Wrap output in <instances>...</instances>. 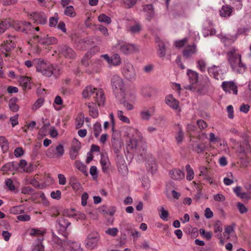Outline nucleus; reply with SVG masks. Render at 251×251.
Segmentation results:
<instances>
[{
    "label": "nucleus",
    "mask_w": 251,
    "mask_h": 251,
    "mask_svg": "<svg viewBox=\"0 0 251 251\" xmlns=\"http://www.w3.org/2000/svg\"><path fill=\"white\" fill-rule=\"evenodd\" d=\"M142 186L146 190H148L150 187V180L147 177H144L142 181Z\"/></svg>",
    "instance_id": "obj_64"
},
{
    "label": "nucleus",
    "mask_w": 251,
    "mask_h": 251,
    "mask_svg": "<svg viewBox=\"0 0 251 251\" xmlns=\"http://www.w3.org/2000/svg\"><path fill=\"white\" fill-rule=\"evenodd\" d=\"M223 90L229 93H232L235 95L237 94V87L232 81H224L222 84Z\"/></svg>",
    "instance_id": "obj_16"
},
{
    "label": "nucleus",
    "mask_w": 251,
    "mask_h": 251,
    "mask_svg": "<svg viewBox=\"0 0 251 251\" xmlns=\"http://www.w3.org/2000/svg\"><path fill=\"white\" fill-rule=\"evenodd\" d=\"M214 232L216 234V236L218 239H221L222 227L220 222L217 221L214 226Z\"/></svg>",
    "instance_id": "obj_39"
},
{
    "label": "nucleus",
    "mask_w": 251,
    "mask_h": 251,
    "mask_svg": "<svg viewBox=\"0 0 251 251\" xmlns=\"http://www.w3.org/2000/svg\"><path fill=\"white\" fill-rule=\"evenodd\" d=\"M34 65L36 67V71L42 74V75L50 77L53 75H57L58 70L49 62L45 61L42 58H36L33 60Z\"/></svg>",
    "instance_id": "obj_3"
},
{
    "label": "nucleus",
    "mask_w": 251,
    "mask_h": 251,
    "mask_svg": "<svg viewBox=\"0 0 251 251\" xmlns=\"http://www.w3.org/2000/svg\"><path fill=\"white\" fill-rule=\"evenodd\" d=\"M90 174L92 176L93 179L98 177L97 168L95 166H92L90 169Z\"/></svg>",
    "instance_id": "obj_62"
},
{
    "label": "nucleus",
    "mask_w": 251,
    "mask_h": 251,
    "mask_svg": "<svg viewBox=\"0 0 251 251\" xmlns=\"http://www.w3.org/2000/svg\"><path fill=\"white\" fill-rule=\"evenodd\" d=\"M5 184L10 191H13L15 187L13 184L12 180L10 178H7L5 180Z\"/></svg>",
    "instance_id": "obj_56"
},
{
    "label": "nucleus",
    "mask_w": 251,
    "mask_h": 251,
    "mask_svg": "<svg viewBox=\"0 0 251 251\" xmlns=\"http://www.w3.org/2000/svg\"><path fill=\"white\" fill-rule=\"evenodd\" d=\"M128 131L129 133L127 135L129 138L128 148L133 150L137 156L138 160L148 159L151 155L148 153L147 146L142 133L136 129L131 127L129 128Z\"/></svg>",
    "instance_id": "obj_1"
},
{
    "label": "nucleus",
    "mask_w": 251,
    "mask_h": 251,
    "mask_svg": "<svg viewBox=\"0 0 251 251\" xmlns=\"http://www.w3.org/2000/svg\"><path fill=\"white\" fill-rule=\"evenodd\" d=\"M0 146L3 152H6L8 150V142L6 138L3 136H0Z\"/></svg>",
    "instance_id": "obj_38"
},
{
    "label": "nucleus",
    "mask_w": 251,
    "mask_h": 251,
    "mask_svg": "<svg viewBox=\"0 0 251 251\" xmlns=\"http://www.w3.org/2000/svg\"><path fill=\"white\" fill-rule=\"evenodd\" d=\"M52 242L61 247H63V245L65 244L66 243V241L65 240H63V241L59 237L55 235L53 232H52Z\"/></svg>",
    "instance_id": "obj_52"
},
{
    "label": "nucleus",
    "mask_w": 251,
    "mask_h": 251,
    "mask_svg": "<svg viewBox=\"0 0 251 251\" xmlns=\"http://www.w3.org/2000/svg\"><path fill=\"white\" fill-rule=\"evenodd\" d=\"M204 146L202 144L195 143L192 145V149L194 151L200 153L202 152L204 150Z\"/></svg>",
    "instance_id": "obj_44"
},
{
    "label": "nucleus",
    "mask_w": 251,
    "mask_h": 251,
    "mask_svg": "<svg viewBox=\"0 0 251 251\" xmlns=\"http://www.w3.org/2000/svg\"><path fill=\"white\" fill-rule=\"evenodd\" d=\"M239 197L242 199L247 200L251 199V191H247V192L243 191L242 192V193H241V194Z\"/></svg>",
    "instance_id": "obj_60"
},
{
    "label": "nucleus",
    "mask_w": 251,
    "mask_h": 251,
    "mask_svg": "<svg viewBox=\"0 0 251 251\" xmlns=\"http://www.w3.org/2000/svg\"><path fill=\"white\" fill-rule=\"evenodd\" d=\"M200 172V176H202L205 179H207L208 177V171L207 168L203 166H201L199 168Z\"/></svg>",
    "instance_id": "obj_54"
},
{
    "label": "nucleus",
    "mask_w": 251,
    "mask_h": 251,
    "mask_svg": "<svg viewBox=\"0 0 251 251\" xmlns=\"http://www.w3.org/2000/svg\"><path fill=\"white\" fill-rule=\"evenodd\" d=\"M124 96L120 99H118L120 103L127 110H132L134 108V104L136 100V94L133 91L125 90Z\"/></svg>",
    "instance_id": "obj_5"
},
{
    "label": "nucleus",
    "mask_w": 251,
    "mask_h": 251,
    "mask_svg": "<svg viewBox=\"0 0 251 251\" xmlns=\"http://www.w3.org/2000/svg\"><path fill=\"white\" fill-rule=\"evenodd\" d=\"M64 13L66 16L70 17H74L76 15L75 9L72 5L66 6L64 10Z\"/></svg>",
    "instance_id": "obj_40"
},
{
    "label": "nucleus",
    "mask_w": 251,
    "mask_h": 251,
    "mask_svg": "<svg viewBox=\"0 0 251 251\" xmlns=\"http://www.w3.org/2000/svg\"><path fill=\"white\" fill-rule=\"evenodd\" d=\"M0 47L1 53L3 54L5 57H7L11 56V51L15 48L16 45L12 41L6 40L2 43Z\"/></svg>",
    "instance_id": "obj_12"
},
{
    "label": "nucleus",
    "mask_w": 251,
    "mask_h": 251,
    "mask_svg": "<svg viewBox=\"0 0 251 251\" xmlns=\"http://www.w3.org/2000/svg\"><path fill=\"white\" fill-rule=\"evenodd\" d=\"M117 116L119 119L126 124H129L130 121L129 118L124 115V112L122 110H118Z\"/></svg>",
    "instance_id": "obj_42"
},
{
    "label": "nucleus",
    "mask_w": 251,
    "mask_h": 251,
    "mask_svg": "<svg viewBox=\"0 0 251 251\" xmlns=\"http://www.w3.org/2000/svg\"><path fill=\"white\" fill-rule=\"evenodd\" d=\"M30 18L38 24L44 25L47 22L46 15L42 12L33 13L30 14Z\"/></svg>",
    "instance_id": "obj_15"
},
{
    "label": "nucleus",
    "mask_w": 251,
    "mask_h": 251,
    "mask_svg": "<svg viewBox=\"0 0 251 251\" xmlns=\"http://www.w3.org/2000/svg\"><path fill=\"white\" fill-rule=\"evenodd\" d=\"M202 83L203 84L200 88H196L195 87V91H193L197 92L199 94H206L211 86V82L210 81L209 78L205 76L203 78Z\"/></svg>",
    "instance_id": "obj_14"
},
{
    "label": "nucleus",
    "mask_w": 251,
    "mask_h": 251,
    "mask_svg": "<svg viewBox=\"0 0 251 251\" xmlns=\"http://www.w3.org/2000/svg\"><path fill=\"white\" fill-rule=\"evenodd\" d=\"M160 218L165 221H168V217L169 216V212L168 210H166L163 206H162L159 210Z\"/></svg>",
    "instance_id": "obj_46"
},
{
    "label": "nucleus",
    "mask_w": 251,
    "mask_h": 251,
    "mask_svg": "<svg viewBox=\"0 0 251 251\" xmlns=\"http://www.w3.org/2000/svg\"><path fill=\"white\" fill-rule=\"evenodd\" d=\"M100 163L101 166L102 171L104 173H108L110 166V162L108 159L104 156H101Z\"/></svg>",
    "instance_id": "obj_29"
},
{
    "label": "nucleus",
    "mask_w": 251,
    "mask_h": 251,
    "mask_svg": "<svg viewBox=\"0 0 251 251\" xmlns=\"http://www.w3.org/2000/svg\"><path fill=\"white\" fill-rule=\"evenodd\" d=\"M122 1L127 8H131L136 3L137 0H122Z\"/></svg>",
    "instance_id": "obj_61"
},
{
    "label": "nucleus",
    "mask_w": 251,
    "mask_h": 251,
    "mask_svg": "<svg viewBox=\"0 0 251 251\" xmlns=\"http://www.w3.org/2000/svg\"><path fill=\"white\" fill-rule=\"evenodd\" d=\"M221 41L225 44V46L230 45L235 41V37L233 36L221 33L218 35Z\"/></svg>",
    "instance_id": "obj_23"
},
{
    "label": "nucleus",
    "mask_w": 251,
    "mask_h": 251,
    "mask_svg": "<svg viewBox=\"0 0 251 251\" xmlns=\"http://www.w3.org/2000/svg\"><path fill=\"white\" fill-rule=\"evenodd\" d=\"M98 20L101 23H105L107 24H109L111 22L110 18L104 14H100L98 17Z\"/></svg>",
    "instance_id": "obj_50"
},
{
    "label": "nucleus",
    "mask_w": 251,
    "mask_h": 251,
    "mask_svg": "<svg viewBox=\"0 0 251 251\" xmlns=\"http://www.w3.org/2000/svg\"><path fill=\"white\" fill-rule=\"evenodd\" d=\"M113 92L117 99H120L125 91L126 86L124 80L119 75H113L111 80Z\"/></svg>",
    "instance_id": "obj_4"
},
{
    "label": "nucleus",
    "mask_w": 251,
    "mask_h": 251,
    "mask_svg": "<svg viewBox=\"0 0 251 251\" xmlns=\"http://www.w3.org/2000/svg\"><path fill=\"white\" fill-rule=\"evenodd\" d=\"M17 99L13 98H11L8 102L9 107L13 112H17L19 109V106L17 104Z\"/></svg>",
    "instance_id": "obj_35"
},
{
    "label": "nucleus",
    "mask_w": 251,
    "mask_h": 251,
    "mask_svg": "<svg viewBox=\"0 0 251 251\" xmlns=\"http://www.w3.org/2000/svg\"><path fill=\"white\" fill-rule=\"evenodd\" d=\"M29 26V23L26 22H17L13 25V27L16 30L23 32H24V30H27L25 26Z\"/></svg>",
    "instance_id": "obj_32"
},
{
    "label": "nucleus",
    "mask_w": 251,
    "mask_h": 251,
    "mask_svg": "<svg viewBox=\"0 0 251 251\" xmlns=\"http://www.w3.org/2000/svg\"><path fill=\"white\" fill-rule=\"evenodd\" d=\"M30 42L47 46L56 44L57 39L54 37L49 36L48 35H36L33 37L32 39L28 42V44H30Z\"/></svg>",
    "instance_id": "obj_6"
},
{
    "label": "nucleus",
    "mask_w": 251,
    "mask_h": 251,
    "mask_svg": "<svg viewBox=\"0 0 251 251\" xmlns=\"http://www.w3.org/2000/svg\"><path fill=\"white\" fill-rule=\"evenodd\" d=\"M75 167L80 171L85 176L88 175V172L86 166L79 161H76L75 162Z\"/></svg>",
    "instance_id": "obj_37"
},
{
    "label": "nucleus",
    "mask_w": 251,
    "mask_h": 251,
    "mask_svg": "<svg viewBox=\"0 0 251 251\" xmlns=\"http://www.w3.org/2000/svg\"><path fill=\"white\" fill-rule=\"evenodd\" d=\"M21 168L24 172H31L33 171V165L31 164L27 165V162L25 159H21L19 163V168Z\"/></svg>",
    "instance_id": "obj_28"
},
{
    "label": "nucleus",
    "mask_w": 251,
    "mask_h": 251,
    "mask_svg": "<svg viewBox=\"0 0 251 251\" xmlns=\"http://www.w3.org/2000/svg\"><path fill=\"white\" fill-rule=\"evenodd\" d=\"M44 100L43 99H38L34 104L33 105L32 109L33 110H36L37 109L40 108L43 104Z\"/></svg>",
    "instance_id": "obj_55"
},
{
    "label": "nucleus",
    "mask_w": 251,
    "mask_h": 251,
    "mask_svg": "<svg viewBox=\"0 0 251 251\" xmlns=\"http://www.w3.org/2000/svg\"><path fill=\"white\" fill-rule=\"evenodd\" d=\"M158 55L160 57L165 56L166 54V49L164 44L163 42H160L158 44Z\"/></svg>",
    "instance_id": "obj_53"
},
{
    "label": "nucleus",
    "mask_w": 251,
    "mask_h": 251,
    "mask_svg": "<svg viewBox=\"0 0 251 251\" xmlns=\"http://www.w3.org/2000/svg\"><path fill=\"white\" fill-rule=\"evenodd\" d=\"M198 52L196 44L189 45L186 47L183 51V55L185 58H189L196 54Z\"/></svg>",
    "instance_id": "obj_17"
},
{
    "label": "nucleus",
    "mask_w": 251,
    "mask_h": 251,
    "mask_svg": "<svg viewBox=\"0 0 251 251\" xmlns=\"http://www.w3.org/2000/svg\"><path fill=\"white\" fill-rule=\"evenodd\" d=\"M166 103L170 107L174 109H177L179 103L172 95H169L165 99Z\"/></svg>",
    "instance_id": "obj_25"
},
{
    "label": "nucleus",
    "mask_w": 251,
    "mask_h": 251,
    "mask_svg": "<svg viewBox=\"0 0 251 251\" xmlns=\"http://www.w3.org/2000/svg\"><path fill=\"white\" fill-rule=\"evenodd\" d=\"M153 113V108H144L140 111V115L141 119L144 121H149L151 116Z\"/></svg>",
    "instance_id": "obj_22"
},
{
    "label": "nucleus",
    "mask_w": 251,
    "mask_h": 251,
    "mask_svg": "<svg viewBox=\"0 0 251 251\" xmlns=\"http://www.w3.org/2000/svg\"><path fill=\"white\" fill-rule=\"evenodd\" d=\"M187 74L188 76L190 84L185 86V88L191 91H195L194 85L198 83L199 74L197 72L190 69L188 70Z\"/></svg>",
    "instance_id": "obj_11"
},
{
    "label": "nucleus",
    "mask_w": 251,
    "mask_h": 251,
    "mask_svg": "<svg viewBox=\"0 0 251 251\" xmlns=\"http://www.w3.org/2000/svg\"><path fill=\"white\" fill-rule=\"evenodd\" d=\"M10 26L9 21L5 20L0 23V34L4 33L5 30Z\"/></svg>",
    "instance_id": "obj_49"
},
{
    "label": "nucleus",
    "mask_w": 251,
    "mask_h": 251,
    "mask_svg": "<svg viewBox=\"0 0 251 251\" xmlns=\"http://www.w3.org/2000/svg\"><path fill=\"white\" fill-rule=\"evenodd\" d=\"M184 133L182 131V128L180 127L179 129V131L177 134V135L176 137L177 143H180L182 141Z\"/></svg>",
    "instance_id": "obj_58"
},
{
    "label": "nucleus",
    "mask_w": 251,
    "mask_h": 251,
    "mask_svg": "<svg viewBox=\"0 0 251 251\" xmlns=\"http://www.w3.org/2000/svg\"><path fill=\"white\" fill-rule=\"evenodd\" d=\"M101 57L107 61L110 67L118 66L121 63V58L117 53L112 55L111 57L108 54L102 55Z\"/></svg>",
    "instance_id": "obj_13"
},
{
    "label": "nucleus",
    "mask_w": 251,
    "mask_h": 251,
    "mask_svg": "<svg viewBox=\"0 0 251 251\" xmlns=\"http://www.w3.org/2000/svg\"><path fill=\"white\" fill-rule=\"evenodd\" d=\"M10 211L13 214H20L24 212V209L21 205H18L12 207Z\"/></svg>",
    "instance_id": "obj_48"
},
{
    "label": "nucleus",
    "mask_w": 251,
    "mask_h": 251,
    "mask_svg": "<svg viewBox=\"0 0 251 251\" xmlns=\"http://www.w3.org/2000/svg\"><path fill=\"white\" fill-rule=\"evenodd\" d=\"M141 25L139 22H135L129 25L127 31L132 34H138L141 30Z\"/></svg>",
    "instance_id": "obj_26"
},
{
    "label": "nucleus",
    "mask_w": 251,
    "mask_h": 251,
    "mask_svg": "<svg viewBox=\"0 0 251 251\" xmlns=\"http://www.w3.org/2000/svg\"><path fill=\"white\" fill-rule=\"evenodd\" d=\"M43 237L37 238L32 245V251H44V247L43 245Z\"/></svg>",
    "instance_id": "obj_30"
},
{
    "label": "nucleus",
    "mask_w": 251,
    "mask_h": 251,
    "mask_svg": "<svg viewBox=\"0 0 251 251\" xmlns=\"http://www.w3.org/2000/svg\"><path fill=\"white\" fill-rule=\"evenodd\" d=\"M146 166L147 168L153 172L156 170V164L155 161V159L152 157V156H150L148 159H147Z\"/></svg>",
    "instance_id": "obj_34"
},
{
    "label": "nucleus",
    "mask_w": 251,
    "mask_h": 251,
    "mask_svg": "<svg viewBox=\"0 0 251 251\" xmlns=\"http://www.w3.org/2000/svg\"><path fill=\"white\" fill-rule=\"evenodd\" d=\"M57 223L56 227L58 228L59 233L65 231L67 227L71 225V223L64 217L59 218Z\"/></svg>",
    "instance_id": "obj_20"
},
{
    "label": "nucleus",
    "mask_w": 251,
    "mask_h": 251,
    "mask_svg": "<svg viewBox=\"0 0 251 251\" xmlns=\"http://www.w3.org/2000/svg\"><path fill=\"white\" fill-rule=\"evenodd\" d=\"M97 88H95L92 86H89L86 87L82 91V95L84 98H88L90 96L93 95L94 96L96 92Z\"/></svg>",
    "instance_id": "obj_33"
},
{
    "label": "nucleus",
    "mask_w": 251,
    "mask_h": 251,
    "mask_svg": "<svg viewBox=\"0 0 251 251\" xmlns=\"http://www.w3.org/2000/svg\"><path fill=\"white\" fill-rule=\"evenodd\" d=\"M100 239V235L97 232H92L87 236L85 245L87 249H93L97 247Z\"/></svg>",
    "instance_id": "obj_9"
},
{
    "label": "nucleus",
    "mask_w": 251,
    "mask_h": 251,
    "mask_svg": "<svg viewBox=\"0 0 251 251\" xmlns=\"http://www.w3.org/2000/svg\"><path fill=\"white\" fill-rule=\"evenodd\" d=\"M233 12V8L228 5H223L220 10V15L222 17H228Z\"/></svg>",
    "instance_id": "obj_27"
},
{
    "label": "nucleus",
    "mask_w": 251,
    "mask_h": 251,
    "mask_svg": "<svg viewBox=\"0 0 251 251\" xmlns=\"http://www.w3.org/2000/svg\"><path fill=\"white\" fill-rule=\"evenodd\" d=\"M187 41L188 39L187 38H184L180 40L176 41L175 42V46L177 48L182 47L187 43Z\"/></svg>",
    "instance_id": "obj_63"
},
{
    "label": "nucleus",
    "mask_w": 251,
    "mask_h": 251,
    "mask_svg": "<svg viewBox=\"0 0 251 251\" xmlns=\"http://www.w3.org/2000/svg\"><path fill=\"white\" fill-rule=\"evenodd\" d=\"M200 233L201 235L203 236V237L206 239L207 240H210L212 237V232L208 231L206 232L204 229H200Z\"/></svg>",
    "instance_id": "obj_57"
},
{
    "label": "nucleus",
    "mask_w": 251,
    "mask_h": 251,
    "mask_svg": "<svg viewBox=\"0 0 251 251\" xmlns=\"http://www.w3.org/2000/svg\"><path fill=\"white\" fill-rule=\"evenodd\" d=\"M59 51L66 58H73L75 57V53L74 50L68 46H61L59 48Z\"/></svg>",
    "instance_id": "obj_19"
},
{
    "label": "nucleus",
    "mask_w": 251,
    "mask_h": 251,
    "mask_svg": "<svg viewBox=\"0 0 251 251\" xmlns=\"http://www.w3.org/2000/svg\"><path fill=\"white\" fill-rule=\"evenodd\" d=\"M119 230L117 227L109 228L105 230V233L112 237H115L117 235Z\"/></svg>",
    "instance_id": "obj_51"
},
{
    "label": "nucleus",
    "mask_w": 251,
    "mask_h": 251,
    "mask_svg": "<svg viewBox=\"0 0 251 251\" xmlns=\"http://www.w3.org/2000/svg\"><path fill=\"white\" fill-rule=\"evenodd\" d=\"M234 227L235 224L227 226L225 227L224 235L225 236L227 235V238H229L230 235L234 233Z\"/></svg>",
    "instance_id": "obj_43"
},
{
    "label": "nucleus",
    "mask_w": 251,
    "mask_h": 251,
    "mask_svg": "<svg viewBox=\"0 0 251 251\" xmlns=\"http://www.w3.org/2000/svg\"><path fill=\"white\" fill-rule=\"evenodd\" d=\"M88 107L90 115L93 118H97L99 116V111L95 104L93 102H89L88 103Z\"/></svg>",
    "instance_id": "obj_31"
},
{
    "label": "nucleus",
    "mask_w": 251,
    "mask_h": 251,
    "mask_svg": "<svg viewBox=\"0 0 251 251\" xmlns=\"http://www.w3.org/2000/svg\"><path fill=\"white\" fill-rule=\"evenodd\" d=\"M122 73L125 78L130 81L135 80L136 72L133 64L129 62H125L123 66Z\"/></svg>",
    "instance_id": "obj_7"
},
{
    "label": "nucleus",
    "mask_w": 251,
    "mask_h": 251,
    "mask_svg": "<svg viewBox=\"0 0 251 251\" xmlns=\"http://www.w3.org/2000/svg\"><path fill=\"white\" fill-rule=\"evenodd\" d=\"M64 153V147L62 145L59 144L56 146L50 147L46 152V156L50 158L60 157Z\"/></svg>",
    "instance_id": "obj_8"
},
{
    "label": "nucleus",
    "mask_w": 251,
    "mask_h": 251,
    "mask_svg": "<svg viewBox=\"0 0 251 251\" xmlns=\"http://www.w3.org/2000/svg\"><path fill=\"white\" fill-rule=\"evenodd\" d=\"M93 132L95 136L97 138L101 132V125L99 123H96L93 126Z\"/></svg>",
    "instance_id": "obj_45"
},
{
    "label": "nucleus",
    "mask_w": 251,
    "mask_h": 251,
    "mask_svg": "<svg viewBox=\"0 0 251 251\" xmlns=\"http://www.w3.org/2000/svg\"><path fill=\"white\" fill-rule=\"evenodd\" d=\"M197 67L201 72L205 71L207 68V64L205 59L201 58L197 61Z\"/></svg>",
    "instance_id": "obj_41"
},
{
    "label": "nucleus",
    "mask_w": 251,
    "mask_h": 251,
    "mask_svg": "<svg viewBox=\"0 0 251 251\" xmlns=\"http://www.w3.org/2000/svg\"><path fill=\"white\" fill-rule=\"evenodd\" d=\"M219 67L216 66H213L210 68H208L207 69L209 74L210 75L213 76L216 79H219Z\"/></svg>",
    "instance_id": "obj_36"
},
{
    "label": "nucleus",
    "mask_w": 251,
    "mask_h": 251,
    "mask_svg": "<svg viewBox=\"0 0 251 251\" xmlns=\"http://www.w3.org/2000/svg\"><path fill=\"white\" fill-rule=\"evenodd\" d=\"M14 153L15 157H20L24 155V151L22 148L18 147L15 149Z\"/></svg>",
    "instance_id": "obj_59"
},
{
    "label": "nucleus",
    "mask_w": 251,
    "mask_h": 251,
    "mask_svg": "<svg viewBox=\"0 0 251 251\" xmlns=\"http://www.w3.org/2000/svg\"><path fill=\"white\" fill-rule=\"evenodd\" d=\"M170 177L174 180H180L184 177V174L180 170L174 169L169 172Z\"/></svg>",
    "instance_id": "obj_24"
},
{
    "label": "nucleus",
    "mask_w": 251,
    "mask_h": 251,
    "mask_svg": "<svg viewBox=\"0 0 251 251\" xmlns=\"http://www.w3.org/2000/svg\"><path fill=\"white\" fill-rule=\"evenodd\" d=\"M116 162L119 172L122 174L126 173L127 168L123 158L122 156H118Z\"/></svg>",
    "instance_id": "obj_21"
},
{
    "label": "nucleus",
    "mask_w": 251,
    "mask_h": 251,
    "mask_svg": "<svg viewBox=\"0 0 251 251\" xmlns=\"http://www.w3.org/2000/svg\"><path fill=\"white\" fill-rule=\"evenodd\" d=\"M186 170L187 172L186 179L189 181L192 180L194 176V172L193 170L189 165H187L186 166Z\"/></svg>",
    "instance_id": "obj_47"
},
{
    "label": "nucleus",
    "mask_w": 251,
    "mask_h": 251,
    "mask_svg": "<svg viewBox=\"0 0 251 251\" xmlns=\"http://www.w3.org/2000/svg\"><path fill=\"white\" fill-rule=\"evenodd\" d=\"M228 62L232 71L238 74L243 73L246 69V65L241 61V54L235 47H232L227 52Z\"/></svg>",
    "instance_id": "obj_2"
},
{
    "label": "nucleus",
    "mask_w": 251,
    "mask_h": 251,
    "mask_svg": "<svg viewBox=\"0 0 251 251\" xmlns=\"http://www.w3.org/2000/svg\"><path fill=\"white\" fill-rule=\"evenodd\" d=\"M120 51L125 54H129L139 52L140 47L134 44L122 43L120 46Z\"/></svg>",
    "instance_id": "obj_10"
},
{
    "label": "nucleus",
    "mask_w": 251,
    "mask_h": 251,
    "mask_svg": "<svg viewBox=\"0 0 251 251\" xmlns=\"http://www.w3.org/2000/svg\"><path fill=\"white\" fill-rule=\"evenodd\" d=\"M94 98L99 106H103L104 104L105 98L103 90L100 88H97L96 90Z\"/></svg>",
    "instance_id": "obj_18"
}]
</instances>
